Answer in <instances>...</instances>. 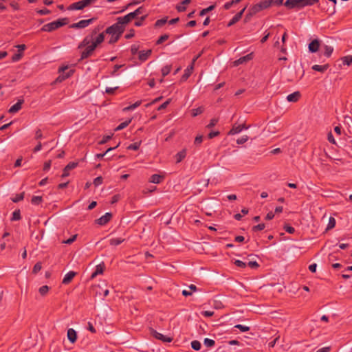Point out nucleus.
Listing matches in <instances>:
<instances>
[{"label":"nucleus","instance_id":"nucleus-58","mask_svg":"<svg viewBox=\"0 0 352 352\" xmlns=\"http://www.w3.org/2000/svg\"><path fill=\"white\" fill-rule=\"evenodd\" d=\"M83 4L84 8L90 6L92 3H94L97 0H81Z\"/></svg>","mask_w":352,"mask_h":352},{"label":"nucleus","instance_id":"nucleus-30","mask_svg":"<svg viewBox=\"0 0 352 352\" xmlns=\"http://www.w3.org/2000/svg\"><path fill=\"white\" fill-rule=\"evenodd\" d=\"M191 0H184L181 2L180 5L177 6L176 9L178 12H184L186 10V5H188L190 3Z\"/></svg>","mask_w":352,"mask_h":352},{"label":"nucleus","instance_id":"nucleus-59","mask_svg":"<svg viewBox=\"0 0 352 352\" xmlns=\"http://www.w3.org/2000/svg\"><path fill=\"white\" fill-rule=\"evenodd\" d=\"M22 56H23V54H22V53H20V52H19V53H17V54H14V55H13V56L12 57V60L13 62L19 61V60L21 58Z\"/></svg>","mask_w":352,"mask_h":352},{"label":"nucleus","instance_id":"nucleus-14","mask_svg":"<svg viewBox=\"0 0 352 352\" xmlns=\"http://www.w3.org/2000/svg\"><path fill=\"white\" fill-rule=\"evenodd\" d=\"M253 58L252 53L248 54L246 56L239 58L238 60H236L234 62V65L235 66H238L239 65L243 64L247 61H249Z\"/></svg>","mask_w":352,"mask_h":352},{"label":"nucleus","instance_id":"nucleus-22","mask_svg":"<svg viewBox=\"0 0 352 352\" xmlns=\"http://www.w3.org/2000/svg\"><path fill=\"white\" fill-rule=\"evenodd\" d=\"M300 97V93L299 91H295L287 96V100L291 102H297Z\"/></svg>","mask_w":352,"mask_h":352},{"label":"nucleus","instance_id":"nucleus-4","mask_svg":"<svg viewBox=\"0 0 352 352\" xmlns=\"http://www.w3.org/2000/svg\"><path fill=\"white\" fill-rule=\"evenodd\" d=\"M68 19L67 18L59 19L56 21L44 25L41 28V31L50 32L58 28L66 25Z\"/></svg>","mask_w":352,"mask_h":352},{"label":"nucleus","instance_id":"nucleus-13","mask_svg":"<svg viewBox=\"0 0 352 352\" xmlns=\"http://www.w3.org/2000/svg\"><path fill=\"white\" fill-rule=\"evenodd\" d=\"M105 32H103L100 34H99L97 36L94 37L96 35L93 36V40L91 42L93 45H96V47H97L100 43H102L104 40V34Z\"/></svg>","mask_w":352,"mask_h":352},{"label":"nucleus","instance_id":"nucleus-10","mask_svg":"<svg viewBox=\"0 0 352 352\" xmlns=\"http://www.w3.org/2000/svg\"><path fill=\"white\" fill-rule=\"evenodd\" d=\"M112 218V214L111 212H107L101 217L96 220V223L100 226L107 224Z\"/></svg>","mask_w":352,"mask_h":352},{"label":"nucleus","instance_id":"nucleus-41","mask_svg":"<svg viewBox=\"0 0 352 352\" xmlns=\"http://www.w3.org/2000/svg\"><path fill=\"white\" fill-rule=\"evenodd\" d=\"M118 146V145H117L115 147H110L104 153H98V154H96V157L97 159H102L104 157V155L109 151L116 148Z\"/></svg>","mask_w":352,"mask_h":352},{"label":"nucleus","instance_id":"nucleus-40","mask_svg":"<svg viewBox=\"0 0 352 352\" xmlns=\"http://www.w3.org/2000/svg\"><path fill=\"white\" fill-rule=\"evenodd\" d=\"M141 144V142H135L133 144H131L127 146V149L129 150H133L137 151L139 149Z\"/></svg>","mask_w":352,"mask_h":352},{"label":"nucleus","instance_id":"nucleus-8","mask_svg":"<svg viewBox=\"0 0 352 352\" xmlns=\"http://www.w3.org/2000/svg\"><path fill=\"white\" fill-rule=\"evenodd\" d=\"M95 21V18L89 19H84L78 21V23H73L70 25L71 28H85L89 25L91 24Z\"/></svg>","mask_w":352,"mask_h":352},{"label":"nucleus","instance_id":"nucleus-62","mask_svg":"<svg viewBox=\"0 0 352 352\" xmlns=\"http://www.w3.org/2000/svg\"><path fill=\"white\" fill-rule=\"evenodd\" d=\"M214 314V311H204L201 312V315L206 318L212 316Z\"/></svg>","mask_w":352,"mask_h":352},{"label":"nucleus","instance_id":"nucleus-20","mask_svg":"<svg viewBox=\"0 0 352 352\" xmlns=\"http://www.w3.org/2000/svg\"><path fill=\"white\" fill-rule=\"evenodd\" d=\"M23 103V100H19L16 104H14L10 108L9 113H15L17 111H19L21 109Z\"/></svg>","mask_w":352,"mask_h":352},{"label":"nucleus","instance_id":"nucleus-35","mask_svg":"<svg viewBox=\"0 0 352 352\" xmlns=\"http://www.w3.org/2000/svg\"><path fill=\"white\" fill-rule=\"evenodd\" d=\"M21 218V212L19 210H16L12 213V217L11 218L12 221H19Z\"/></svg>","mask_w":352,"mask_h":352},{"label":"nucleus","instance_id":"nucleus-17","mask_svg":"<svg viewBox=\"0 0 352 352\" xmlns=\"http://www.w3.org/2000/svg\"><path fill=\"white\" fill-rule=\"evenodd\" d=\"M246 8H243L239 12L236 14L233 18L229 21L228 26H231L238 22L242 17V15Z\"/></svg>","mask_w":352,"mask_h":352},{"label":"nucleus","instance_id":"nucleus-21","mask_svg":"<svg viewBox=\"0 0 352 352\" xmlns=\"http://www.w3.org/2000/svg\"><path fill=\"white\" fill-rule=\"evenodd\" d=\"M67 336L68 340L72 343H74L76 341L77 335H76V331L74 329H72V328L69 329L67 330Z\"/></svg>","mask_w":352,"mask_h":352},{"label":"nucleus","instance_id":"nucleus-3","mask_svg":"<svg viewBox=\"0 0 352 352\" xmlns=\"http://www.w3.org/2000/svg\"><path fill=\"white\" fill-rule=\"evenodd\" d=\"M319 0H287L284 5L288 9H301L306 6H311L318 3Z\"/></svg>","mask_w":352,"mask_h":352},{"label":"nucleus","instance_id":"nucleus-53","mask_svg":"<svg viewBox=\"0 0 352 352\" xmlns=\"http://www.w3.org/2000/svg\"><path fill=\"white\" fill-rule=\"evenodd\" d=\"M146 17H147V14H144V15L142 16L140 18V20L135 22V25L138 26V27L141 26L142 25L143 21L146 19Z\"/></svg>","mask_w":352,"mask_h":352},{"label":"nucleus","instance_id":"nucleus-49","mask_svg":"<svg viewBox=\"0 0 352 352\" xmlns=\"http://www.w3.org/2000/svg\"><path fill=\"white\" fill-rule=\"evenodd\" d=\"M24 198V192H22L21 194L16 195L14 198H13L12 200L14 203L19 202L21 200H23Z\"/></svg>","mask_w":352,"mask_h":352},{"label":"nucleus","instance_id":"nucleus-63","mask_svg":"<svg viewBox=\"0 0 352 352\" xmlns=\"http://www.w3.org/2000/svg\"><path fill=\"white\" fill-rule=\"evenodd\" d=\"M170 103V100H168L166 101H165L164 103H162L158 108H157V110L158 111H161L162 109H164L167 107V106Z\"/></svg>","mask_w":352,"mask_h":352},{"label":"nucleus","instance_id":"nucleus-51","mask_svg":"<svg viewBox=\"0 0 352 352\" xmlns=\"http://www.w3.org/2000/svg\"><path fill=\"white\" fill-rule=\"evenodd\" d=\"M202 142H203V135H199L195 138V141H194V144L195 146H199L202 143Z\"/></svg>","mask_w":352,"mask_h":352},{"label":"nucleus","instance_id":"nucleus-9","mask_svg":"<svg viewBox=\"0 0 352 352\" xmlns=\"http://www.w3.org/2000/svg\"><path fill=\"white\" fill-rule=\"evenodd\" d=\"M151 334L157 340H160L164 342H170L173 340L172 338L164 336L153 329H151Z\"/></svg>","mask_w":352,"mask_h":352},{"label":"nucleus","instance_id":"nucleus-29","mask_svg":"<svg viewBox=\"0 0 352 352\" xmlns=\"http://www.w3.org/2000/svg\"><path fill=\"white\" fill-rule=\"evenodd\" d=\"M163 177L158 174H154L151 176L149 182L153 184H160Z\"/></svg>","mask_w":352,"mask_h":352},{"label":"nucleus","instance_id":"nucleus-34","mask_svg":"<svg viewBox=\"0 0 352 352\" xmlns=\"http://www.w3.org/2000/svg\"><path fill=\"white\" fill-rule=\"evenodd\" d=\"M43 201L41 196H33L31 199V203L34 205H38Z\"/></svg>","mask_w":352,"mask_h":352},{"label":"nucleus","instance_id":"nucleus-27","mask_svg":"<svg viewBox=\"0 0 352 352\" xmlns=\"http://www.w3.org/2000/svg\"><path fill=\"white\" fill-rule=\"evenodd\" d=\"M340 61L343 65L349 66L352 64V55H348L340 58Z\"/></svg>","mask_w":352,"mask_h":352},{"label":"nucleus","instance_id":"nucleus-32","mask_svg":"<svg viewBox=\"0 0 352 352\" xmlns=\"http://www.w3.org/2000/svg\"><path fill=\"white\" fill-rule=\"evenodd\" d=\"M141 103H142V101L138 100V101L135 102L134 104L124 107L123 109V111H129L134 110L135 109L138 107L141 104Z\"/></svg>","mask_w":352,"mask_h":352},{"label":"nucleus","instance_id":"nucleus-7","mask_svg":"<svg viewBox=\"0 0 352 352\" xmlns=\"http://www.w3.org/2000/svg\"><path fill=\"white\" fill-rule=\"evenodd\" d=\"M74 72L73 69L68 70L67 66L60 67L59 69L60 75L57 78L56 81L62 82L65 80L69 78L74 74Z\"/></svg>","mask_w":352,"mask_h":352},{"label":"nucleus","instance_id":"nucleus-16","mask_svg":"<svg viewBox=\"0 0 352 352\" xmlns=\"http://www.w3.org/2000/svg\"><path fill=\"white\" fill-rule=\"evenodd\" d=\"M76 275V272H75L74 271L69 272L68 273H67L65 275V276L62 280V283L64 285H67V284L70 283Z\"/></svg>","mask_w":352,"mask_h":352},{"label":"nucleus","instance_id":"nucleus-52","mask_svg":"<svg viewBox=\"0 0 352 352\" xmlns=\"http://www.w3.org/2000/svg\"><path fill=\"white\" fill-rule=\"evenodd\" d=\"M102 182H103V179L102 177H97L96 178L94 179V182L93 184H94L95 186H100V184H102Z\"/></svg>","mask_w":352,"mask_h":352},{"label":"nucleus","instance_id":"nucleus-33","mask_svg":"<svg viewBox=\"0 0 352 352\" xmlns=\"http://www.w3.org/2000/svg\"><path fill=\"white\" fill-rule=\"evenodd\" d=\"M131 122V119H129L122 123H120L115 129V131H120L126 128Z\"/></svg>","mask_w":352,"mask_h":352},{"label":"nucleus","instance_id":"nucleus-46","mask_svg":"<svg viewBox=\"0 0 352 352\" xmlns=\"http://www.w3.org/2000/svg\"><path fill=\"white\" fill-rule=\"evenodd\" d=\"M169 36L168 34L162 35L156 41L157 45H160L164 41H166L168 38Z\"/></svg>","mask_w":352,"mask_h":352},{"label":"nucleus","instance_id":"nucleus-60","mask_svg":"<svg viewBox=\"0 0 352 352\" xmlns=\"http://www.w3.org/2000/svg\"><path fill=\"white\" fill-rule=\"evenodd\" d=\"M139 50V45H132L131 47V52L133 55H135V54H137L138 51Z\"/></svg>","mask_w":352,"mask_h":352},{"label":"nucleus","instance_id":"nucleus-12","mask_svg":"<svg viewBox=\"0 0 352 352\" xmlns=\"http://www.w3.org/2000/svg\"><path fill=\"white\" fill-rule=\"evenodd\" d=\"M248 127L245 124L233 125L230 131L228 132V135H235L239 133L243 129H247Z\"/></svg>","mask_w":352,"mask_h":352},{"label":"nucleus","instance_id":"nucleus-45","mask_svg":"<svg viewBox=\"0 0 352 352\" xmlns=\"http://www.w3.org/2000/svg\"><path fill=\"white\" fill-rule=\"evenodd\" d=\"M335 226H336V219L333 217H331L329 219V223L327 225V230L332 229L335 227Z\"/></svg>","mask_w":352,"mask_h":352},{"label":"nucleus","instance_id":"nucleus-43","mask_svg":"<svg viewBox=\"0 0 352 352\" xmlns=\"http://www.w3.org/2000/svg\"><path fill=\"white\" fill-rule=\"evenodd\" d=\"M50 287L47 285H43L39 288V293L41 296H45L49 292Z\"/></svg>","mask_w":352,"mask_h":352},{"label":"nucleus","instance_id":"nucleus-2","mask_svg":"<svg viewBox=\"0 0 352 352\" xmlns=\"http://www.w3.org/2000/svg\"><path fill=\"white\" fill-rule=\"evenodd\" d=\"M124 31V26L122 23H119V20H117L116 23L107 28L104 31V34H108L110 36L108 43L109 44H113L116 43L119 40Z\"/></svg>","mask_w":352,"mask_h":352},{"label":"nucleus","instance_id":"nucleus-64","mask_svg":"<svg viewBox=\"0 0 352 352\" xmlns=\"http://www.w3.org/2000/svg\"><path fill=\"white\" fill-rule=\"evenodd\" d=\"M111 138V135H105L102 138V139L99 142L100 144H104L107 142Z\"/></svg>","mask_w":352,"mask_h":352},{"label":"nucleus","instance_id":"nucleus-15","mask_svg":"<svg viewBox=\"0 0 352 352\" xmlns=\"http://www.w3.org/2000/svg\"><path fill=\"white\" fill-rule=\"evenodd\" d=\"M195 61V59H194L192 64L190 65H189L185 69L184 74L182 76V80L185 81L190 77V76L191 75V74L192 73V71H193V67H194L193 65H194Z\"/></svg>","mask_w":352,"mask_h":352},{"label":"nucleus","instance_id":"nucleus-31","mask_svg":"<svg viewBox=\"0 0 352 352\" xmlns=\"http://www.w3.org/2000/svg\"><path fill=\"white\" fill-rule=\"evenodd\" d=\"M333 52V47L330 45H325L324 46V55L327 57H330Z\"/></svg>","mask_w":352,"mask_h":352},{"label":"nucleus","instance_id":"nucleus-55","mask_svg":"<svg viewBox=\"0 0 352 352\" xmlns=\"http://www.w3.org/2000/svg\"><path fill=\"white\" fill-rule=\"evenodd\" d=\"M284 230L289 234H293L295 232L294 228L288 224L285 225Z\"/></svg>","mask_w":352,"mask_h":352},{"label":"nucleus","instance_id":"nucleus-18","mask_svg":"<svg viewBox=\"0 0 352 352\" xmlns=\"http://www.w3.org/2000/svg\"><path fill=\"white\" fill-rule=\"evenodd\" d=\"M319 47H320L319 41L318 39H314L309 44V52L314 53L318 50Z\"/></svg>","mask_w":352,"mask_h":352},{"label":"nucleus","instance_id":"nucleus-6","mask_svg":"<svg viewBox=\"0 0 352 352\" xmlns=\"http://www.w3.org/2000/svg\"><path fill=\"white\" fill-rule=\"evenodd\" d=\"M272 3V0H263L260 1L258 3L255 4L250 8V14H255L263 10L268 8L271 6Z\"/></svg>","mask_w":352,"mask_h":352},{"label":"nucleus","instance_id":"nucleus-50","mask_svg":"<svg viewBox=\"0 0 352 352\" xmlns=\"http://www.w3.org/2000/svg\"><path fill=\"white\" fill-rule=\"evenodd\" d=\"M265 225L264 223H260L256 226H253L252 230L254 232L263 230L265 229Z\"/></svg>","mask_w":352,"mask_h":352},{"label":"nucleus","instance_id":"nucleus-11","mask_svg":"<svg viewBox=\"0 0 352 352\" xmlns=\"http://www.w3.org/2000/svg\"><path fill=\"white\" fill-rule=\"evenodd\" d=\"M78 166V162H69L63 169V173L62 174V177H65L69 176V170L75 168Z\"/></svg>","mask_w":352,"mask_h":352},{"label":"nucleus","instance_id":"nucleus-57","mask_svg":"<svg viewBox=\"0 0 352 352\" xmlns=\"http://www.w3.org/2000/svg\"><path fill=\"white\" fill-rule=\"evenodd\" d=\"M248 140V135H243L242 136L241 138H239L237 140H236V143L238 144H242L245 142H246Z\"/></svg>","mask_w":352,"mask_h":352},{"label":"nucleus","instance_id":"nucleus-23","mask_svg":"<svg viewBox=\"0 0 352 352\" xmlns=\"http://www.w3.org/2000/svg\"><path fill=\"white\" fill-rule=\"evenodd\" d=\"M82 9H84V7H83L82 1H79L78 2L73 3L71 5H69V7L67 8L68 10H82Z\"/></svg>","mask_w":352,"mask_h":352},{"label":"nucleus","instance_id":"nucleus-61","mask_svg":"<svg viewBox=\"0 0 352 352\" xmlns=\"http://www.w3.org/2000/svg\"><path fill=\"white\" fill-rule=\"evenodd\" d=\"M247 265L250 268H257L259 267V265L256 261H250L247 263Z\"/></svg>","mask_w":352,"mask_h":352},{"label":"nucleus","instance_id":"nucleus-38","mask_svg":"<svg viewBox=\"0 0 352 352\" xmlns=\"http://www.w3.org/2000/svg\"><path fill=\"white\" fill-rule=\"evenodd\" d=\"M171 71V65H166L162 69V74L163 77L167 76Z\"/></svg>","mask_w":352,"mask_h":352},{"label":"nucleus","instance_id":"nucleus-26","mask_svg":"<svg viewBox=\"0 0 352 352\" xmlns=\"http://www.w3.org/2000/svg\"><path fill=\"white\" fill-rule=\"evenodd\" d=\"M186 156V149L184 148L181 151L178 152L176 155V162H181Z\"/></svg>","mask_w":352,"mask_h":352},{"label":"nucleus","instance_id":"nucleus-19","mask_svg":"<svg viewBox=\"0 0 352 352\" xmlns=\"http://www.w3.org/2000/svg\"><path fill=\"white\" fill-rule=\"evenodd\" d=\"M152 51L151 50H148L146 51H140L139 52V60L142 62L146 61L148 57L151 55Z\"/></svg>","mask_w":352,"mask_h":352},{"label":"nucleus","instance_id":"nucleus-54","mask_svg":"<svg viewBox=\"0 0 352 352\" xmlns=\"http://www.w3.org/2000/svg\"><path fill=\"white\" fill-rule=\"evenodd\" d=\"M42 268L41 263H36L32 270V272L34 274L38 273Z\"/></svg>","mask_w":352,"mask_h":352},{"label":"nucleus","instance_id":"nucleus-24","mask_svg":"<svg viewBox=\"0 0 352 352\" xmlns=\"http://www.w3.org/2000/svg\"><path fill=\"white\" fill-rule=\"evenodd\" d=\"M104 270V265L103 263L96 265V270L92 273L91 278H94L98 274H102Z\"/></svg>","mask_w":352,"mask_h":352},{"label":"nucleus","instance_id":"nucleus-47","mask_svg":"<svg viewBox=\"0 0 352 352\" xmlns=\"http://www.w3.org/2000/svg\"><path fill=\"white\" fill-rule=\"evenodd\" d=\"M234 328L239 329L241 332H246L250 330L249 327L243 324H236L234 326Z\"/></svg>","mask_w":352,"mask_h":352},{"label":"nucleus","instance_id":"nucleus-1","mask_svg":"<svg viewBox=\"0 0 352 352\" xmlns=\"http://www.w3.org/2000/svg\"><path fill=\"white\" fill-rule=\"evenodd\" d=\"M99 28H96L91 32L90 35L85 37L82 41L80 43L78 48L86 47L85 49L82 52L80 60H84L91 56L94 50L96 49V45L91 43L93 40V36L96 35Z\"/></svg>","mask_w":352,"mask_h":352},{"label":"nucleus","instance_id":"nucleus-37","mask_svg":"<svg viewBox=\"0 0 352 352\" xmlns=\"http://www.w3.org/2000/svg\"><path fill=\"white\" fill-rule=\"evenodd\" d=\"M204 107H199L196 109H192V116L195 117L204 112Z\"/></svg>","mask_w":352,"mask_h":352},{"label":"nucleus","instance_id":"nucleus-56","mask_svg":"<svg viewBox=\"0 0 352 352\" xmlns=\"http://www.w3.org/2000/svg\"><path fill=\"white\" fill-rule=\"evenodd\" d=\"M234 264L239 267H241V268H244L247 266V263H245V262H243L242 261H240V260H236L234 261Z\"/></svg>","mask_w":352,"mask_h":352},{"label":"nucleus","instance_id":"nucleus-48","mask_svg":"<svg viewBox=\"0 0 352 352\" xmlns=\"http://www.w3.org/2000/svg\"><path fill=\"white\" fill-rule=\"evenodd\" d=\"M219 121L218 118H212L210 120L209 124L206 126L208 129H211Z\"/></svg>","mask_w":352,"mask_h":352},{"label":"nucleus","instance_id":"nucleus-28","mask_svg":"<svg viewBox=\"0 0 352 352\" xmlns=\"http://www.w3.org/2000/svg\"><path fill=\"white\" fill-rule=\"evenodd\" d=\"M125 241L124 238L118 237V238H112L109 240V244L113 246H117Z\"/></svg>","mask_w":352,"mask_h":352},{"label":"nucleus","instance_id":"nucleus-42","mask_svg":"<svg viewBox=\"0 0 352 352\" xmlns=\"http://www.w3.org/2000/svg\"><path fill=\"white\" fill-rule=\"evenodd\" d=\"M214 8H215V6L214 5H212V6H210L209 7H208L207 8L201 10L200 13H199V15L200 16H204L206 13H208V12L213 10L214 9Z\"/></svg>","mask_w":352,"mask_h":352},{"label":"nucleus","instance_id":"nucleus-36","mask_svg":"<svg viewBox=\"0 0 352 352\" xmlns=\"http://www.w3.org/2000/svg\"><path fill=\"white\" fill-rule=\"evenodd\" d=\"M204 344L206 347H212L215 344L214 340L210 339V338H205L204 340Z\"/></svg>","mask_w":352,"mask_h":352},{"label":"nucleus","instance_id":"nucleus-5","mask_svg":"<svg viewBox=\"0 0 352 352\" xmlns=\"http://www.w3.org/2000/svg\"><path fill=\"white\" fill-rule=\"evenodd\" d=\"M144 12V8L141 6L136 9L134 12H130L124 16L118 18L117 20H119V23H122L124 26V25L129 23L133 19L138 18L140 14H142Z\"/></svg>","mask_w":352,"mask_h":352},{"label":"nucleus","instance_id":"nucleus-44","mask_svg":"<svg viewBox=\"0 0 352 352\" xmlns=\"http://www.w3.org/2000/svg\"><path fill=\"white\" fill-rule=\"evenodd\" d=\"M167 19H168V18L165 17V18L157 20L155 23V27L157 28V27L162 26L163 25H164L167 22Z\"/></svg>","mask_w":352,"mask_h":352},{"label":"nucleus","instance_id":"nucleus-25","mask_svg":"<svg viewBox=\"0 0 352 352\" xmlns=\"http://www.w3.org/2000/svg\"><path fill=\"white\" fill-rule=\"evenodd\" d=\"M329 64H325L323 65H314L312 66L311 69L313 70L323 73L329 68Z\"/></svg>","mask_w":352,"mask_h":352},{"label":"nucleus","instance_id":"nucleus-39","mask_svg":"<svg viewBox=\"0 0 352 352\" xmlns=\"http://www.w3.org/2000/svg\"><path fill=\"white\" fill-rule=\"evenodd\" d=\"M191 347L195 351H199L201 349V343L198 340H193L191 342Z\"/></svg>","mask_w":352,"mask_h":352}]
</instances>
